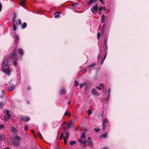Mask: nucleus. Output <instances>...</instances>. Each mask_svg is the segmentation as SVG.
<instances>
[{"label": "nucleus", "mask_w": 149, "mask_h": 149, "mask_svg": "<svg viewBox=\"0 0 149 149\" xmlns=\"http://www.w3.org/2000/svg\"><path fill=\"white\" fill-rule=\"evenodd\" d=\"M6 113L8 119H6V117H4V120L6 121L8 120V119L9 118L10 116V115L9 113V110L8 109L6 110Z\"/></svg>", "instance_id": "nucleus-6"}, {"label": "nucleus", "mask_w": 149, "mask_h": 149, "mask_svg": "<svg viewBox=\"0 0 149 149\" xmlns=\"http://www.w3.org/2000/svg\"><path fill=\"white\" fill-rule=\"evenodd\" d=\"M102 136L104 138H106L107 136V133H104L102 135Z\"/></svg>", "instance_id": "nucleus-35"}, {"label": "nucleus", "mask_w": 149, "mask_h": 149, "mask_svg": "<svg viewBox=\"0 0 149 149\" xmlns=\"http://www.w3.org/2000/svg\"><path fill=\"white\" fill-rule=\"evenodd\" d=\"M4 149H9V148H5Z\"/></svg>", "instance_id": "nucleus-64"}, {"label": "nucleus", "mask_w": 149, "mask_h": 149, "mask_svg": "<svg viewBox=\"0 0 149 149\" xmlns=\"http://www.w3.org/2000/svg\"><path fill=\"white\" fill-rule=\"evenodd\" d=\"M14 65H16L17 64V62L16 61L14 62Z\"/></svg>", "instance_id": "nucleus-48"}, {"label": "nucleus", "mask_w": 149, "mask_h": 149, "mask_svg": "<svg viewBox=\"0 0 149 149\" xmlns=\"http://www.w3.org/2000/svg\"><path fill=\"white\" fill-rule=\"evenodd\" d=\"M102 149H108L107 147H105L104 148H102Z\"/></svg>", "instance_id": "nucleus-51"}, {"label": "nucleus", "mask_w": 149, "mask_h": 149, "mask_svg": "<svg viewBox=\"0 0 149 149\" xmlns=\"http://www.w3.org/2000/svg\"><path fill=\"white\" fill-rule=\"evenodd\" d=\"M100 33H98L97 34V38L99 39L100 38Z\"/></svg>", "instance_id": "nucleus-42"}, {"label": "nucleus", "mask_w": 149, "mask_h": 149, "mask_svg": "<svg viewBox=\"0 0 149 149\" xmlns=\"http://www.w3.org/2000/svg\"><path fill=\"white\" fill-rule=\"evenodd\" d=\"M106 16L104 15L103 14L102 17V23H104V22L106 19Z\"/></svg>", "instance_id": "nucleus-14"}, {"label": "nucleus", "mask_w": 149, "mask_h": 149, "mask_svg": "<svg viewBox=\"0 0 149 149\" xmlns=\"http://www.w3.org/2000/svg\"><path fill=\"white\" fill-rule=\"evenodd\" d=\"M95 63H92V64H91V65H89L88 66V67H94V66H95Z\"/></svg>", "instance_id": "nucleus-32"}, {"label": "nucleus", "mask_w": 149, "mask_h": 149, "mask_svg": "<svg viewBox=\"0 0 149 149\" xmlns=\"http://www.w3.org/2000/svg\"><path fill=\"white\" fill-rule=\"evenodd\" d=\"M25 1L26 0H21L20 2V5L24 7L25 4Z\"/></svg>", "instance_id": "nucleus-18"}, {"label": "nucleus", "mask_w": 149, "mask_h": 149, "mask_svg": "<svg viewBox=\"0 0 149 149\" xmlns=\"http://www.w3.org/2000/svg\"><path fill=\"white\" fill-rule=\"evenodd\" d=\"M2 9V6L0 7V12H1Z\"/></svg>", "instance_id": "nucleus-60"}, {"label": "nucleus", "mask_w": 149, "mask_h": 149, "mask_svg": "<svg viewBox=\"0 0 149 149\" xmlns=\"http://www.w3.org/2000/svg\"><path fill=\"white\" fill-rule=\"evenodd\" d=\"M59 13L60 14H61V12H57L55 13H54V17L55 18H58L60 17V15H59Z\"/></svg>", "instance_id": "nucleus-13"}, {"label": "nucleus", "mask_w": 149, "mask_h": 149, "mask_svg": "<svg viewBox=\"0 0 149 149\" xmlns=\"http://www.w3.org/2000/svg\"><path fill=\"white\" fill-rule=\"evenodd\" d=\"M65 91L63 89H62L60 91V93L61 95H64L65 93Z\"/></svg>", "instance_id": "nucleus-21"}, {"label": "nucleus", "mask_w": 149, "mask_h": 149, "mask_svg": "<svg viewBox=\"0 0 149 149\" xmlns=\"http://www.w3.org/2000/svg\"><path fill=\"white\" fill-rule=\"evenodd\" d=\"M109 97H110V95H108V97H107L106 100V101H108L109 99Z\"/></svg>", "instance_id": "nucleus-45"}, {"label": "nucleus", "mask_w": 149, "mask_h": 149, "mask_svg": "<svg viewBox=\"0 0 149 149\" xmlns=\"http://www.w3.org/2000/svg\"><path fill=\"white\" fill-rule=\"evenodd\" d=\"M74 124V123L72 121L70 122L67 125V128H70Z\"/></svg>", "instance_id": "nucleus-16"}, {"label": "nucleus", "mask_w": 149, "mask_h": 149, "mask_svg": "<svg viewBox=\"0 0 149 149\" xmlns=\"http://www.w3.org/2000/svg\"><path fill=\"white\" fill-rule=\"evenodd\" d=\"M104 61V60H102V61L101 62V64H103Z\"/></svg>", "instance_id": "nucleus-57"}, {"label": "nucleus", "mask_w": 149, "mask_h": 149, "mask_svg": "<svg viewBox=\"0 0 149 149\" xmlns=\"http://www.w3.org/2000/svg\"><path fill=\"white\" fill-rule=\"evenodd\" d=\"M86 143V141H84V142H83V143H84V144H85Z\"/></svg>", "instance_id": "nucleus-55"}, {"label": "nucleus", "mask_w": 149, "mask_h": 149, "mask_svg": "<svg viewBox=\"0 0 149 149\" xmlns=\"http://www.w3.org/2000/svg\"><path fill=\"white\" fill-rule=\"evenodd\" d=\"M8 91H11L15 89V86L12 85L10 84L8 87Z\"/></svg>", "instance_id": "nucleus-9"}, {"label": "nucleus", "mask_w": 149, "mask_h": 149, "mask_svg": "<svg viewBox=\"0 0 149 149\" xmlns=\"http://www.w3.org/2000/svg\"><path fill=\"white\" fill-rule=\"evenodd\" d=\"M64 134L62 133H61V135L60 136V139L61 140L63 137H64Z\"/></svg>", "instance_id": "nucleus-37"}, {"label": "nucleus", "mask_w": 149, "mask_h": 149, "mask_svg": "<svg viewBox=\"0 0 149 149\" xmlns=\"http://www.w3.org/2000/svg\"><path fill=\"white\" fill-rule=\"evenodd\" d=\"M91 93L93 95L96 96H99L100 95V94L97 93L95 88H93L91 90Z\"/></svg>", "instance_id": "nucleus-5"}, {"label": "nucleus", "mask_w": 149, "mask_h": 149, "mask_svg": "<svg viewBox=\"0 0 149 149\" xmlns=\"http://www.w3.org/2000/svg\"><path fill=\"white\" fill-rule=\"evenodd\" d=\"M105 54V56H104V58H103L102 60H104L106 58V56H107V52H106V53H104Z\"/></svg>", "instance_id": "nucleus-40"}, {"label": "nucleus", "mask_w": 149, "mask_h": 149, "mask_svg": "<svg viewBox=\"0 0 149 149\" xmlns=\"http://www.w3.org/2000/svg\"><path fill=\"white\" fill-rule=\"evenodd\" d=\"M21 119L24 121L27 122L30 120V118L29 117L26 116H22L21 118Z\"/></svg>", "instance_id": "nucleus-12"}, {"label": "nucleus", "mask_w": 149, "mask_h": 149, "mask_svg": "<svg viewBox=\"0 0 149 149\" xmlns=\"http://www.w3.org/2000/svg\"><path fill=\"white\" fill-rule=\"evenodd\" d=\"M3 136L0 134V140H2Z\"/></svg>", "instance_id": "nucleus-46"}, {"label": "nucleus", "mask_w": 149, "mask_h": 149, "mask_svg": "<svg viewBox=\"0 0 149 149\" xmlns=\"http://www.w3.org/2000/svg\"><path fill=\"white\" fill-rule=\"evenodd\" d=\"M11 130L14 133H15L16 132V130L15 128L14 127H12L11 128Z\"/></svg>", "instance_id": "nucleus-30"}, {"label": "nucleus", "mask_w": 149, "mask_h": 149, "mask_svg": "<svg viewBox=\"0 0 149 149\" xmlns=\"http://www.w3.org/2000/svg\"><path fill=\"white\" fill-rule=\"evenodd\" d=\"M69 133L68 132H67L66 133V135L65 138H66L67 139H68L69 136Z\"/></svg>", "instance_id": "nucleus-28"}, {"label": "nucleus", "mask_w": 149, "mask_h": 149, "mask_svg": "<svg viewBox=\"0 0 149 149\" xmlns=\"http://www.w3.org/2000/svg\"><path fill=\"white\" fill-rule=\"evenodd\" d=\"M3 97V95H2L1 96V98H2Z\"/></svg>", "instance_id": "nucleus-63"}, {"label": "nucleus", "mask_w": 149, "mask_h": 149, "mask_svg": "<svg viewBox=\"0 0 149 149\" xmlns=\"http://www.w3.org/2000/svg\"><path fill=\"white\" fill-rule=\"evenodd\" d=\"M87 139L88 140V144L90 146H92L93 144V142L91 140V137H88Z\"/></svg>", "instance_id": "nucleus-10"}, {"label": "nucleus", "mask_w": 149, "mask_h": 149, "mask_svg": "<svg viewBox=\"0 0 149 149\" xmlns=\"http://www.w3.org/2000/svg\"><path fill=\"white\" fill-rule=\"evenodd\" d=\"M98 0H90V1L88 2L87 3V5L88 6L90 5L93 1H94L95 2L96 1H97Z\"/></svg>", "instance_id": "nucleus-19"}, {"label": "nucleus", "mask_w": 149, "mask_h": 149, "mask_svg": "<svg viewBox=\"0 0 149 149\" xmlns=\"http://www.w3.org/2000/svg\"><path fill=\"white\" fill-rule=\"evenodd\" d=\"M17 51L15 49L13 52L10 56V58L13 60H16L17 59V55L16 54Z\"/></svg>", "instance_id": "nucleus-2"}, {"label": "nucleus", "mask_w": 149, "mask_h": 149, "mask_svg": "<svg viewBox=\"0 0 149 149\" xmlns=\"http://www.w3.org/2000/svg\"><path fill=\"white\" fill-rule=\"evenodd\" d=\"M27 26V24L26 22H24L22 26V28L23 29L25 28Z\"/></svg>", "instance_id": "nucleus-26"}, {"label": "nucleus", "mask_w": 149, "mask_h": 149, "mask_svg": "<svg viewBox=\"0 0 149 149\" xmlns=\"http://www.w3.org/2000/svg\"><path fill=\"white\" fill-rule=\"evenodd\" d=\"M2 104V102H0V105L1 106Z\"/></svg>", "instance_id": "nucleus-59"}, {"label": "nucleus", "mask_w": 149, "mask_h": 149, "mask_svg": "<svg viewBox=\"0 0 149 149\" xmlns=\"http://www.w3.org/2000/svg\"><path fill=\"white\" fill-rule=\"evenodd\" d=\"M8 60L7 59H4L1 65V67H9L10 65L8 64Z\"/></svg>", "instance_id": "nucleus-3"}, {"label": "nucleus", "mask_w": 149, "mask_h": 149, "mask_svg": "<svg viewBox=\"0 0 149 149\" xmlns=\"http://www.w3.org/2000/svg\"><path fill=\"white\" fill-rule=\"evenodd\" d=\"M8 67L6 68L1 67V70L5 74L10 76L11 74V71L8 68Z\"/></svg>", "instance_id": "nucleus-1"}, {"label": "nucleus", "mask_w": 149, "mask_h": 149, "mask_svg": "<svg viewBox=\"0 0 149 149\" xmlns=\"http://www.w3.org/2000/svg\"><path fill=\"white\" fill-rule=\"evenodd\" d=\"M100 2L103 4H104V2H103V0H99Z\"/></svg>", "instance_id": "nucleus-50"}, {"label": "nucleus", "mask_w": 149, "mask_h": 149, "mask_svg": "<svg viewBox=\"0 0 149 149\" xmlns=\"http://www.w3.org/2000/svg\"><path fill=\"white\" fill-rule=\"evenodd\" d=\"M103 130H104L105 129V126L106 125V124L108 123V121L106 118L103 120Z\"/></svg>", "instance_id": "nucleus-8"}, {"label": "nucleus", "mask_w": 149, "mask_h": 149, "mask_svg": "<svg viewBox=\"0 0 149 149\" xmlns=\"http://www.w3.org/2000/svg\"><path fill=\"white\" fill-rule=\"evenodd\" d=\"M81 138H84L85 139L86 138V136H85V134L84 133H83L81 136Z\"/></svg>", "instance_id": "nucleus-29"}, {"label": "nucleus", "mask_w": 149, "mask_h": 149, "mask_svg": "<svg viewBox=\"0 0 149 149\" xmlns=\"http://www.w3.org/2000/svg\"><path fill=\"white\" fill-rule=\"evenodd\" d=\"M96 88L99 90H100L101 89V88L99 86H96Z\"/></svg>", "instance_id": "nucleus-43"}, {"label": "nucleus", "mask_w": 149, "mask_h": 149, "mask_svg": "<svg viewBox=\"0 0 149 149\" xmlns=\"http://www.w3.org/2000/svg\"><path fill=\"white\" fill-rule=\"evenodd\" d=\"M28 128V127L27 126H26H26H25V130H26Z\"/></svg>", "instance_id": "nucleus-53"}, {"label": "nucleus", "mask_w": 149, "mask_h": 149, "mask_svg": "<svg viewBox=\"0 0 149 149\" xmlns=\"http://www.w3.org/2000/svg\"><path fill=\"white\" fill-rule=\"evenodd\" d=\"M4 91L3 90L2 91V93H3V95H4Z\"/></svg>", "instance_id": "nucleus-52"}, {"label": "nucleus", "mask_w": 149, "mask_h": 149, "mask_svg": "<svg viewBox=\"0 0 149 149\" xmlns=\"http://www.w3.org/2000/svg\"><path fill=\"white\" fill-rule=\"evenodd\" d=\"M110 91H111L110 89H109V94L108 95H110Z\"/></svg>", "instance_id": "nucleus-56"}, {"label": "nucleus", "mask_w": 149, "mask_h": 149, "mask_svg": "<svg viewBox=\"0 0 149 149\" xmlns=\"http://www.w3.org/2000/svg\"><path fill=\"white\" fill-rule=\"evenodd\" d=\"M79 82L77 81H75V83L74 84V85L76 87V86H78L79 85Z\"/></svg>", "instance_id": "nucleus-31"}, {"label": "nucleus", "mask_w": 149, "mask_h": 149, "mask_svg": "<svg viewBox=\"0 0 149 149\" xmlns=\"http://www.w3.org/2000/svg\"><path fill=\"white\" fill-rule=\"evenodd\" d=\"M99 10H100V11H101L102 10L104 9L103 8V7H100L99 9H98Z\"/></svg>", "instance_id": "nucleus-44"}, {"label": "nucleus", "mask_w": 149, "mask_h": 149, "mask_svg": "<svg viewBox=\"0 0 149 149\" xmlns=\"http://www.w3.org/2000/svg\"><path fill=\"white\" fill-rule=\"evenodd\" d=\"M86 85V82L83 83L81 84H80L79 85L80 88H81L84 86Z\"/></svg>", "instance_id": "nucleus-23"}, {"label": "nucleus", "mask_w": 149, "mask_h": 149, "mask_svg": "<svg viewBox=\"0 0 149 149\" xmlns=\"http://www.w3.org/2000/svg\"><path fill=\"white\" fill-rule=\"evenodd\" d=\"M79 4V3H77V2H75V3H73L72 4V6L74 7H75V6L76 5H78Z\"/></svg>", "instance_id": "nucleus-33"}, {"label": "nucleus", "mask_w": 149, "mask_h": 149, "mask_svg": "<svg viewBox=\"0 0 149 149\" xmlns=\"http://www.w3.org/2000/svg\"><path fill=\"white\" fill-rule=\"evenodd\" d=\"M31 132L32 133H34V130H31Z\"/></svg>", "instance_id": "nucleus-54"}, {"label": "nucleus", "mask_w": 149, "mask_h": 149, "mask_svg": "<svg viewBox=\"0 0 149 149\" xmlns=\"http://www.w3.org/2000/svg\"><path fill=\"white\" fill-rule=\"evenodd\" d=\"M99 86H100L101 87H104V86L102 84H100L99 85Z\"/></svg>", "instance_id": "nucleus-49"}, {"label": "nucleus", "mask_w": 149, "mask_h": 149, "mask_svg": "<svg viewBox=\"0 0 149 149\" xmlns=\"http://www.w3.org/2000/svg\"><path fill=\"white\" fill-rule=\"evenodd\" d=\"M92 112L91 110H88V115H91L92 113Z\"/></svg>", "instance_id": "nucleus-34"}, {"label": "nucleus", "mask_w": 149, "mask_h": 149, "mask_svg": "<svg viewBox=\"0 0 149 149\" xmlns=\"http://www.w3.org/2000/svg\"><path fill=\"white\" fill-rule=\"evenodd\" d=\"M15 17L14 16L12 19L13 23V30L14 31H15L17 29L16 26V24L15 23Z\"/></svg>", "instance_id": "nucleus-11"}, {"label": "nucleus", "mask_w": 149, "mask_h": 149, "mask_svg": "<svg viewBox=\"0 0 149 149\" xmlns=\"http://www.w3.org/2000/svg\"><path fill=\"white\" fill-rule=\"evenodd\" d=\"M76 141H71L70 142V145H74V144H76Z\"/></svg>", "instance_id": "nucleus-27"}, {"label": "nucleus", "mask_w": 149, "mask_h": 149, "mask_svg": "<svg viewBox=\"0 0 149 149\" xmlns=\"http://www.w3.org/2000/svg\"><path fill=\"white\" fill-rule=\"evenodd\" d=\"M18 52L20 55H22L23 54V51L22 49H19L18 50Z\"/></svg>", "instance_id": "nucleus-20"}, {"label": "nucleus", "mask_w": 149, "mask_h": 149, "mask_svg": "<svg viewBox=\"0 0 149 149\" xmlns=\"http://www.w3.org/2000/svg\"><path fill=\"white\" fill-rule=\"evenodd\" d=\"M67 128V127H64V130H66Z\"/></svg>", "instance_id": "nucleus-61"}, {"label": "nucleus", "mask_w": 149, "mask_h": 149, "mask_svg": "<svg viewBox=\"0 0 149 149\" xmlns=\"http://www.w3.org/2000/svg\"><path fill=\"white\" fill-rule=\"evenodd\" d=\"M15 43H17L19 39V38L17 35H15Z\"/></svg>", "instance_id": "nucleus-25"}, {"label": "nucleus", "mask_w": 149, "mask_h": 149, "mask_svg": "<svg viewBox=\"0 0 149 149\" xmlns=\"http://www.w3.org/2000/svg\"><path fill=\"white\" fill-rule=\"evenodd\" d=\"M100 130V129L99 128L97 129V128H95L94 129L95 131L96 132H98V131H99Z\"/></svg>", "instance_id": "nucleus-39"}, {"label": "nucleus", "mask_w": 149, "mask_h": 149, "mask_svg": "<svg viewBox=\"0 0 149 149\" xmlns=\"http://www.w3.org/2000/svg\"><path fill=\"white\" fill-rule=\"evenodd\" d=\"M98 59H99L100 57V54L99 53L98 55Z\"/></svg>", "instance_id": "nucleus-58"}, {"label": "nucleus", "mask_w": 149, "mask_h": 149, "mask_svg": "<svg viewBox=\"0 0 149 149\" xmlns=\"http://www.w3.org/2000/svg\"><path fill=\"white\" fill-rule=\"evenodd\" d=\"M104 53H106V52H107V45L106 43V42H105L104 43Z\"/></svg>", "instance_id": "nucleus-15"}, {"label": "nucleus", "mask_w": 149, "mask_h": 149, "mask_svg": "<svg viewBox=\"0 0 149 149\" xmlns=\"http://www.w3.org/2000/svg\"><path fill=\"white\" fill-rule=\"evenodd\" d=\"M39 136L41 139H42L43 138V137H42V135H41L40 133L39 134Z\"/></svg>", "instance_id": "nucleus-47"}, {"label": "nucleus", "mask_w": 149, "mask_h": 149, "mask_svg": "<svg viewBox=\"0 0 149 149\" xmlns=\"http://www.w3.org/2000/svg\"><path fill=\"white\" fill-rule=\"evenodd\" d=\"M21 139L20 137L18 136H15L14 137V140L19 141Z\"/></svg>", "instance_id": "nucleus-17"}, {"label": "nucleus", "mask_w": 149, "mask_h": 149, "mask_svg": "<svg viewBox=\"0 0 149 149\" xmlns=\"http://www.w3.org/2000/svg\"><path fill=\"white\" fill-rule=\"evenodd\" d=\"M71 115L70 113L68 111H66L64 113V116H70Z\"/></svg>", "instance_id": "nucleus-22"}, {"label": "nucleus", "mask_w": 149, "mask_h": 149, "mask_svg": "<svg viewBox=\"0 0 149 149\" xmlns=\"http://www.w3.org/2000/svg\"><path fill=\"white\" fill-rule=\"evenodd\" d=\"M18 23L17 22L15 21V24L17 25H18V24L21 25V20L20 19H18Z\"/></svg>", "instance_id": "nucleus-24"}, {"label": "nucleus", "mask_w": 149, "mask_h": 149, "mask_svg": "<svg viewBox=\"0 0 149 149\" xmlns=\"http://www.w3.org/2000/svg\"><path fill=\"white\" fill-rule=\"evenodd\" d=\"M98 7V5L97 4H96L93 8H91V10L93 14H95L97 13Z\"/></svg>", "instance_id": "nucleus-4"}, {"label": "nucleus", "mask_w": 149, "mask_h": 149, "mask_svg": "<svg viewBox=\"0 0 149 149\" xmlns=\"http://www.w3.org/2000/svg\"><path fill=\"white\" fill-rule=\"evenodd\" d=\"M12 144H13L15 146L17 147L20 145L19 141L13 140Z\"/></svg>", "instance_id": "nucleus-7"}, {"label": "nucleus", "mask_w": 149, "mask_h": 149, "mask_svg": "<svg viewBox=\"0 0 149 149\" xmlns=\"http://www.w3.org/2000/svg\"><path fill=\"white\" fill-rule=\"evenodd\" d=\"M79 142H80L81 144H83V141L81 139H79L78 140Z\"/></svg>", "instance_id": "nucleus-41"}, {"label": "nucleus", "mask_w": 149, "mask_h": 149, "mask_svg": "<svg viewBox=\"0 0 149 149\" xmlns=\"http://www.w3.org/2000/svg\"><path fill=\"white\" fill-rule=\"evenodd\" d=\"M4 127V125H3L1 124L0 125V130L3 128Z\"/></svg>", "instance_id": "nucleus-36"}, {"label": "nucleus", "mask_w": 149, "mask_h": 149, "mask_svg": "<svg viewBox=\"0 0 149 149\" xmlns=\"http://www.w3.org/2000/svg\"><path fill=\"white\" fill-rule=\"evenodd\" d=\"M63 139H64V143H67V139H66L65 138V137L64 136V138H63Z\"/></svg>", "instance_id": "nucleus-38"}, {"label": "nucleus", "mask_w": 149, "mask_h": 149, "mask_svg": "<svg viewBox=\"0 0 149 149\" xmlns=\"http://www.w3.org/2000/svg\"><path fill=\"white\" fill-rule=\"evenodd\" d=\"M28 90H30V87H29L28 88Z\"/></svg>", "instance_id": "nucleus-62"}]
</instances>
